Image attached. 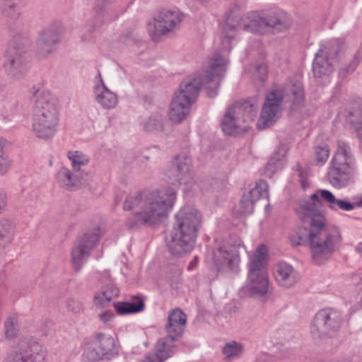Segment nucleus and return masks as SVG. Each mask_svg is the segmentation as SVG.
Instances as JSON below:
<instances>
[{
    "instance_id": "nucleus-1",
    "label": "nucleus",
    "mask_w": 362,
    "mask_h": 362,
    "mask_svg": "<svg viewBox=\"0 0 362 362\" xmlns=\"http://www.w3.org/2000/svg\"><path fill=\"white\" fill-rule=\"evenodd\" d=\"M290 25L286 15L278 10L247 13L240 18L236 25L231 23L229 18H227L221 34V53H215L210 59L204 76L199 74L181 82L171 101L170 119L179 124L189 115L191 106L197 100L202 87L206 88L209 97L213 98L217 95L221 78L223 76L228 64L226 54L230 50L232 40L238 30L268 35L286 30Z\"/></svg>"
},
{
    "instance_id": "nucleus-40",
    "label": "nucleus",
    "mask_w": 362,
    "mask_h": 362,
    "mask_svg": "<svg viewBox=\"0 0 362 362\" xmlns=\"http://www.w3.org/2000/svg\"><path fill=\"white\" fill-rule=\"evenodd\" d=\"M354 209V204L347 202L345 199H338L335 204V207L333 208L332 211L342 210L345 211H349Z\"/></svg>"
},
{
    "instance_id": "nucleus-7",
    "label": "nucleus",
    "mask_w": 362,
    "mask_h": 362,
    "mask_svg": "<svg viewBox=\"0 0 362 362\" xmlns=\"http://www.w3.org/2000/svg\"><path fill=\"white\" fill-rule=\"evenodd\" d=\"M353 174L354 158L351 147L339 140L327 173L328 180L334 187L341 189L352 182Z\"/></svg>"
},
{
    "instance_id": "nucleus-11",
    "label": "nucleus",
    "mask_w": 362,
    "mask_h": 362,
    "mask_svg": "<svg viewBox=\"0 0 362 362\" xmlns=\"http://www.w3.org/2000/svg\"><path fill=\"white\" fill-rule=\"evenodd\" d=\"M337 200L338 199L330 191L318 189L308 199L300 201L296 208V211L298 217L306 220L308 218L315 220L317 215L324 216L321 210L322 202L332 210L335 207Z\"/></svg>"
},
{
    "instance_id": "nucleus-8",
    "label": "nucleus",
    "mask_w": 362,
    "mask_h": 362,
    "mask_svg": "<svg viewBox=\"0 0 362 362\" xmlns=\"http://www.w3.org/2000/svg\"><path fill=\"white\" fill-rule=\"evenodd\" d=\"M258 104L255 100H240L230 106L221 121L222 130L225 134H236L246 131L249 124L255 120Z\"/></svg>"
},
{
    "instance_id": "nucleus-20",
    "label": "nucleus",
    "mask_w": 362,
    "mask_h": 362,
    "mask_svg": "<svg viewBox=\"0 0 362 362\" xmlns=\"http://www.w3.org/2000/svg\"><path fill=\"white\" fill-rule=\"evenodd\" d=\"M187 322L186 315L179 308L169 313L168 321L165 326L166 336L171 340H177L184 334Z\"/></svg>"
},
{
    "instance_id": "nucleus-36",
    "label": "nucleus",
    "mask_w": 362,
    "mask_h": 362,
    "mask_svg": "<svg viewBox=\"0 0 362 362\" xmlns=\"http://www.w3.org/2000/svg\"><path fill=\"white\" fill-rule=\"evenodd\" d=\"M16 319L14 317L8 318L5 322V335L7 338L12 339L16 336Z\"/></svg>"
},
{
    "instance_id": "nucleus-31",
    "label": "nucleus",
    "mask_w": 362,
    "mask_h": 362,
    "mask_svg": "<svg viewBox=\"0 0 362 362\" xmlns=\"http://www.w3.org/2000/svg\"><path fill=\"white\" fill-rule=\"evenodd\" d=\"M250 78L255 83H261L266 80L267 69L264 64L255 63L251 64L249 68Z\"/></svg>"
},
{
    "instance_id": "nucleus-23",
    "label": "nucleus",
    "mask_w": 362,
    "mask_h": 362,
    "mask_svg": "<svg viewBox=\"0 0 362 362\" xmlns=\"http://www.w3.org/2000/svg\"><path fill=\"white\" fill-rule=\"evenodd\" d=\"M85 180L80 174L66 167H62L56 174V180L58 185L66 189L74 190L78 187Z\"/></svg>"
},
{
    "instance_id": "nucleus-18",
    "label": "nucleus",
    "mask_w": 362,
    "mask_h": 362,
    "mask_svg": "<svg viewBox=\"0 0 362 362\" xmlns=\"http://www.w3.org/2000/svg\"><path fill=\"white\" fill-rule=\"evenodd\" d=\"M93 95L96 103L105 110L114 109L118 104L117 95L108 89L100 71L94 79Z\"/></svg>"
},
{
    "instance_id": "nucleus-19",
    "label": "nucleus",
    "mask_w": 362,
    "mask_h": 362,
    "mask_svg": "<svg viewBox=\"0 0 362 362\" xmlns=\"http://www.w3.org/2000/svg\"><path fill=\"white\" fill-rule=\"evenodd\" d=\"M268 188L267 182L261 180L254 187H251L247 192L244 193L240 204V213L244 214H252L255 203L260 199L268 197Z\"/></svg>"
},
{
    "instance_id": "nucleus-15",
    "label": "nucleus",
    "mask_w": 362,
    "mask_h": 362,
    "mask_svg": "<svg viewBox=\"0 0 362 362\" xmlns=\"http://www.w3.org/2000/svg\"><path fill=\"white\" fill-rule=\"evenodd\" d=\"M115 349L114 338L110 335L98 333L94 341L84 351L83 360L86 362L96 361L105 356L112 355Z\"/></svg>"
},
{
    "instance_id": "nucleus-21",
    "label": "nucleus",
    "mask_w": 362,
    "mask_h": 362,
    "mask_svg": "<svg viewBox=\"0 0 362 362\" xmlns=\"http://www.w3.org/2000/svg\"><path fill=\"white\" fill-rule=\"evenodd\" d=\"M274 276L278 284L284 288L292 287L300 279L298 272L286 262H280L275 266Z\"/></svg>"
},
{
    "instance_id": "nucleus-39",
    "label": "nucleus",
    "mask_w": 362,
    "mask_h": 362,
    "mask_svg": "<svg viewBox=\"0 0 362 362\" xmlns=\"http://www.w3.org/2000/svg\"><path fill=\"white\" fill-rule=\"evenodd\" d=\"M361 62V57L358 54H355L351 61L346 65L341 71H344L346 74H349L353 73L356 67Z\"/></svg>"
},
{
    "instance_id": "nucleus-27",
    "label": "nucleus",
    "mask_w": 362,
    "mask_h": 362,
    "mask_svg": "<svg viewBox=\"0 0 362 362\" xmlns=\"http://www.w3.org/2000/svg\"><path fill=\"white\" fill-rule=\"evenodd\" d=\"M114 307L118 314L124 315L142 311L145 304L141 297L134 296L130 301L115 303Z\"/></svg>"
},
{
    "instance_id": "nucleus-16",
    "label": "nucleus",
    "mask_w": 362,
    "mask_h": 362,
    "mask_svg": "<svg viewBox=\"0 0 362 362\" xmlns=\"http://www.w3.org/2000/svg\"><path fill=\"white\" fill-rule=\"evenodd\" d=\"M99 232L92 231L85 233L77 241L72 249L71 262L74 269L78 272L90 255L91 249L99 240Z\"/></svg>"
},
{
    "instance_id": "nucleus-34",
    "label": "nucleus",
    "mask_w": 362,
    "mask_h": 362,
    "mask_svg": "<svg viewBox=\"0 0 362 362\" xmlns=\"http://www.w3.org/2000/svg\"><path fill=\"white\" fill-rule=\"evenodd\" d=\"M11 161L5 148V143L0 140V175L6 174Z\"/></svg>"
},
{
    "instance_id": "nucleus-42",
    "label": "nucleus",
    "mask_w": 362,
    "mask_h": 362,
    "mask_svg": "<svg viewBox=\"0 0 362 362\" xmlns=\"http://www.w3.org/2000/svg\"><path fill=\"white\" fill-rule=\"evenodd\" d=\"M114 317V313L111 310H106L99 315V319L104 324H107L112 320Z\"/></svg>"
},
{
    "instance_id": "nucleus-10",
    "label": "nucleus",
    "mask_w": 362,
    "mask_h": 362,
    "mask_svg": "<svg viewBox=\"0 0 362 362\" xmlns=\"http://www.w3.org/2000/svg\"><path fill=\"white\" fill-rule=\"evenodd\" d=\"M28 44L26 38L21 35L15 36L6 53L4 62L5 71L15 79L23 78L28 70L25 58Z\"/></svg>"
},
{
    "instance_id": "nucleus-9",
    "label": "nucleus",
    "mask_w": 362,
    "mask_h": 362,
    "mask_svg": "<svg viewBox=\"0 0 362 362\" xmlns=\"http://www.w3.org/2000/svg\"><path fill=\"white\" fill-rule=\"evenodd\" d=\"M267 255V247L264 245H260L251 258L247 282L244 287V290L250 296L263 297L271 293L272 287L264 267Z\"/></svg>"
},
{
    "instance_id": "nucleus-4",
    "label": "nucleus",
    "mask_w": 362,
    "mask_h": 362,
    "mask_svg": "<svg viewBox=\"0 0 362 362\" xmlns=\"http://www.w3.org/2000/svg\"><path fill=\"white\" fill-rule=\"evenodd\" d=\"M175 219L168 245L172 255L181 256L193 249L202 223V215L194 207L185 206L177 213Z\"/></svg>"
},
{
    "instance_id": "nucleus-3",
    "label": "nucleus",
    "mask_w": 362,
    "mask_h": 362,
    "mask_svg": "<svg viewBox=\"0 0 362 362\" xmlns=\"http://www.w3.org/2000/svg\"><path fill=\"white\" fill-rule=\"evenodd\" d=\"M284 100L290 103V107L293 110L304 105L305 92L300 81H291L284 88L274 86L271 89L262 108L257 124L258 129H264L276 122Z\"/></svg>"
},
{
    "instance_id": "nucleus-29",
    "label": "nucleus",
    "mask_w": 362,
    "mask_h": 362,
    "mask_svg": "<svg viewBox=\"0 0 362 362\" xmlns=\"http://www.w3.org/2000/svg\"><path fill=\"white\" fill-rule=\"evenodd\" d=\"M111 0H96L94 11L96 16L94 22L95 27L100 26L107 21L109 16L108 5Z\"/></svg>"
},
{
    "instance_id": "nucleus-43",
    "label": "nucleus",
    "mask_w": 362,
    "mask_h": 362,
    "mask_svg": "<svg viewBox=\"0 0 362 362\" xmlns=\"http://www.w3.org/2000/svg\"><path fill=\"white\" fill-rule=\"evenodd\" d=\"M16 103H13L5 107V115L6 117H10L16 113Z\"/></svg>"
},
{
    "instance_id": "nucleus-25",
    "label": "nucleus",
    "mask_w": 362,
    "mask_h": 362,
    "mask_svg": "<svg viewBox=\"0 0 362 362\" xmlns=\"http://www.w3.org/2000/svg\"><path fill=\"white\" fill-rule=\"evenodd\" d=\"M334 61L317 52L313 63V72L315 78L329 76L334 70Z\"/></svg>"
},
{
    "instance_id": "nucleus-28",
    "label": "nucleus",
    "mask_w": 362,
    "mask_h": 362,
    "mask_svg": "<svg viewBox=\"0 0 362 362\" xmlns=\"http://www.w3.org/2000/svg\"><path fill=\"white\" fill-rule=\"evenodd\" d=\"M67 156L71 161L73 171L78 173L86 178L88 175L86 168L89 163L88 157L78 151H69Z\"/></svg>"
},
{
    "instance_id": "nucleus-46",
    "label": "nucleus",
    "mask_w": 362,
    "mask_h": 362,
    "mask_svg": "<svg viewBox=\"0 0 362 362\" xmlns=\"http://www.w3.org/2000/svg\"><path fill=\"white\" fill-rule=\"evenodd\" d=\"M298 173L300 177V182H301L303 187L305 188L306 187L305 178L307 177V174L301 169L298 170Z\"/></svg>"
},
{
    "instance_id": "nucleus-35",
    "label": "nucleus",
    "mask_w": 362,
    "mask_h": 362,
    "mask_svg": "<svg viewBox=\"0 0 362 362\" xmlns=\"http://www.w3.org/2000/svg\"><path fill=\"white\" fill-rule=\"evenodd\" d=\"M315 158L317 164H324L329 156V148L327 145L319 146L315 148Z\"/></svg>"
},
{
    "instance_id": "nucleus-30",
    "label": "nucleus",
    "mask_w": 362,
    "mask_h": 362,
    "mask_svg": "<svg viewBox=\"0 0 362 362\" xmlns=\"http://www.w3.org/2000/svg\"><path fill=\"white\" fill-rule=\"evenodd\" d=\"M164 115L161 112L152 114L144 122V127L148 132H161L163 130Z\"/></svg>"
},
{
    "instance_id": "nucleus-17",
    "label": "nucleus",
    "mask_w": 362,
    "mask_h": 362,
    "mask_svg": "<svg viewBox=\"0 0 362 362\" xmlns=\"http://www.w3.org/2000/svg\"><path fill=\"white\" fill-rule=\"evenodd\" d=\"M240 262L235 247H221L214 253V264L218 272L236 271Z\"/></svg>"
},
{
    "instance_id": "nucleus-38",
    "label": "nucleus",
    "mask_w": 362,
    "mask_h": 362,
    "mask_svg": "<svg viewBox=\"0 0 362 362\" xmlns=\"http://www.w3.org/2000/svg\"><path fill=\"white\" fill-rule=\"evenodd\" d=\"M66 308L73 313H80L83 310V303L74 298H70L66 301Z\"/></svg>"
},
{
    "instance_id": "nucleus-32",
    "label": "nucleus",
    "mask_w": 362,
    "mask_h": 362,
    "mask_svg": "<svg viewBox=\"0 0 362 362\" xmlns=\"http://www.w3.org/2000/svg\"><path fill=\"white\" fill-rule=\"evenodd\" d=\"M243 352V346L236 341L227 343L223 349V354L226 361H233L238 358Z\"/></svg>"
},
{
    "instance_id": "nucleus-5",
    "label": "nucleus",
    "mask_w": 362,
    "mask_h": 362,
    "mask_svg": "<svg viewBox=\"0 0 362 362\" xmlns=\"http://www.w3.org/2000/svg\"><path fill=\"white\" fill-rule=\"evenodd\" d=\"M315 220L303 219L298 217L304 227H309L308 239L313 260L317 264L327 261L341 243V235L339 230H327L325 216L317 215Z\"/></svg>"
},
{
    "instance_id": "nucleus-49",
    "label": "nucleus",
    "mask_w": 362,
    "mask_h": 362,
    "mask_svg": "<svg viewBox=\"0 0 362 362\" xmlns=\"http://www.w3.org/2000/svg\"><path fill=\"white\" fill-rule=\"evenodd\" d=\"M357 250L359 252L362 253V243H359L357 246Z\"/></svg>"
},
{
    "instance_id": "nucleus-22",
    "label": "nucleus",
    "mask_w": 362,
    "mask_h": 362,
    "mask_svg": "<svg viewBox=\"0 0 362 362\" xmlns=\"http://www.w3.org/2000/svg\"><path fill=\"white\" fill-rule=\"evenodd\" d=\"M59 40V36L55 31L51 29L44 30L37 41V54L38 57L40 58L47 57L52 52Z\"/></svg>"
},
{
    "instance_id": "nucleus-33",
    "label": "nucleus",
    "mask_w": 362,
    "mask_h": 362,
    "mask_svg": "<svg viewBox=\"0 0 362 362\" xmlns=\"http://www.w3.org/2000/svg\"><path fill=\"white\" fill-rule=\"evenodd\" d=\"M14 232L13 224L7 219L0 220V241L4 246L5 243H10L13 239Z\"/></svg>"
},
{
    "instance_id": "nucleus-14",
    "label": "nucleus",
    "mask_w": 362,
    "mask_h": 362,
    "mask_svg": "<svg viewBox=\"0 0 362 362\" xmlns=\"http://www.w3.org/2000/svg\"><path fill=\"white\" fill-rule=\"evenodd\" d=\"M191 168V158L185 153H179L172 160L171 166L167 171V176L172 184L185 185L188 189L192 187L193 183Z\"/></svg>"
},
{
    "instance_id": "nucleus-24",
    "label": "nucleus",
    "mask_w": 362,
    "mask_h": 362,
    "mask_svg": "<svg viewBox=\"0 0 362 362\" xmlns=\"http://www.w3.org/2000/svg\"><path fill=\"white\" fill-rule=\"evenodd\" d=\"M119 294V288L113 284H107L98 291L93 296V303L97 308L107 306Z\"/></svg>"
},
{
    "instance_id": "nucleus-45",
    "label": "nucleus",
    "mask_w": 362,
    "mask_h": 362,
    "mask_svg": "<svg viewBox=\"0 0 362 362\" xmlns=\"http://www.w3.org/2000/svg\"><path fill=\"white\" fill-rule=\"evenodd\" d=\"M291 243L293 246H299L303 244V238L301 236L292 235L290 238Z\"/></svg>"
},
{
    "instance_id": "nucleus-47",
    "label": "nucleus",
    "mask_w": 362,
    "mask_h": 362,
    "mask_svg": "<svg viewBox=\"0 0 362 362\" xmlns=\"http://www.w3.org/2000/svg\"><path fill=\"white\" fill-rule=\"evenodd\" d=\"M361 207L362 206V197L354 204V206Z\"/></svg>"
},
{
    "instance_id": "nucleus-37",
    "label": "nucleus",
    "mask_w": 362,
    "mask_h": 362,
    "mask_svg": "<svg viewBox=\"0 0 362 362\" xmlns=\"http://www.w3.org/2000/svg\"><path fill=\"white\" fill-rule=\"evenodd\" d=\"M19 11L15 5H9L4 9L3 15L6 18L8 23H13L19 16Z\"/></svg>"
},
{
    "instance_id": "nucleus-6",
    "label": "nucleus",
    "mask_w": 362,
    "mask_h": 362,
    "mask_svg": "<svg viewBox=\"0 0 362 362\" xmlns=\"http://www.w3.org/2000/svg\"><path fill=\"white\" fill-rule=\"evenodd\" d=\"M32 118V132L38 139H52L59 122L56 98L48 90H37Z\"/></svg>"
},
{
    "instance_id": "nucleus-48",
    "label": "nucleus",
    "mask_w": 362,
    "mask_h": 362,
    "mask_svg": "<svg viewBox=\"0 0 362 362\" xmlns=\"http://www.w3.org/2000/svg\"><path fill=\"white\" fill-rule=\"evenodd\" d=\"M272 160H270L267 165V170H272Z\"/></svg>"
},
{
    "instance_id": "nucleus-13",
    "label": "nucleus",
    "mask_w": 362,
    "mask_h": 362,
    "mask_svg": "<svg viewBox=\"0 0 362 362\" xmlns=\"http://www.w3.org/2000/svg\"><path fill=\"white\" fill-rule=\"evenodd\" d=\"M183 14L178 10L163 9L154 18V23L149 24L148 29L153 40L173 32L181 23Z\"/></svg>"
},
{
    "instance_id": "nucleus-12",
    "label": "nucleus",
    "mask_w": 362,
    "mask_h": 362,
    "mask_svg": "<svg viewBox=\"0 0 362 362\" xmlns=\"http://www.w3.org/2000/svg\"><path fill=\"white\" fill-rule=\"evenodd\" d=\"M341 320V315L337 310L325 308L319 310L315 314L310 326L313 337L320 339L332 337L339 330Z\"/></svg>"
},
{
    "instance_id": "nucleus-2",
    "label": "nucleus",
    "mask_w": 362,
    "mask_h": 362,
    "mask_svg": "<svg viewBox=\"0 0 362 362\" xmlns=\"http://www.w3.org/2000/svg\"><path fill=\"white\" fill-rule=\"evenodd\" d=\"M175 200L176 192L172 188L128 195L123 203V209L132 212L126 221L127 227L137 230L143 226L159 225L167 217Z\"/></svg>"
},
{
    "instance_id": "nucleus-26",
    "label": "nucleus",
    "mask_w": 362,
    "mask_h": 362,
    "mask_svg": "<svg viewBox=\"0 0 362 362\" xmlns=\"http://www.w3.org/2000/svg\"><path fill=\"white\" fill-rule=\"evenodd\" d=\"M344 49L345 44L344 40L339 38H335L322 44L317 52L334 62L335 59Z\"/></svg>"
},
{
    "instance_id": "nucleus-44",
    "label": "nucleus",
    "mask_w": 362,
    "mask_h": 362,
    "mask_svg": "<svg viewBox=\"0 0 362 362\" xmlns=\"http://www.w3.org/2000/svg\"><path fill=\"white\" fill-rule=\"evenodd\" d=\"M7 202V196L5 192L0 191V212L5 208Z\"/></svg>"
},
{
    "instance_id": "nucleus-41",
    "label": "nucleus",
    "mask_w": 362,
    "mask_h": 362,
    "mask_svg": "<svg viewBox=\"0 0 362 362\" xmlns=\"http://www.w3.org/2000/svg\"><path fill=\"white\" fill-rule=\"evenodd\" d=\"M11 362H37L36 357L27 353L16 354Z\"/></svg>"
}]
</instances>
